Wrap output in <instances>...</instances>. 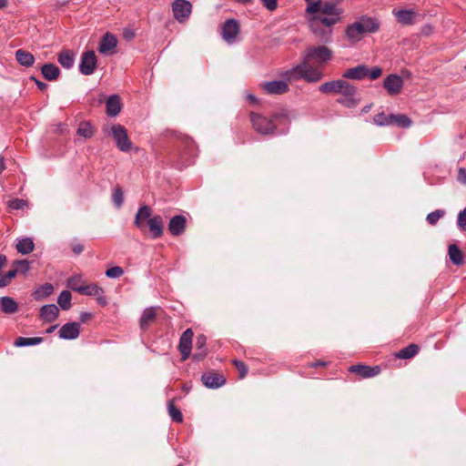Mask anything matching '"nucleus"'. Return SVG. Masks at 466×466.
<instances>
[{"mask_svg":"<svg viewBox=\"0 0 466 466\" xmlns=\"http://www.w3.org/2000/svg\"><path fill=\"white\" fill-rule=\"evenodd\" d=\"M332 56V51L325 46H309L303 53L301 63L286 71L284 77L288 81L303 79L308 83L319 82L324 77V74L319 67L313 66L312 64L323 66L331 60Z\"/></svg>","mask_w":466,"mask_h":466,"instance_id":"nucleus-1","label":"nucleus"},{"mask_svg":"<svg viewBox=\"0 0 466 466\" xmlns=\"http://www.w3.org/2000/svg\"><path fill=\"white\" fill-rule=\"evenodd\" d=\"M134 225L143 233L148 228L149 237L153 239L159 238L164 234V221L160 215L152 216L149 206L140 207L135 216Z\"/></svg>","mask_w":466,"mask_h":466,"instance_id":"nucleus-2","label":"nucleus"},{"mask_svg":"<svg viewBox=\"0 0 466 466\" xmlns=\"http://www.w3.org/2000/svg\"><path fill=\"white\" fill-rule=\"evenodd\" d=\"M380 29L378 20L363 15L358 21L346 27L345 35L351 43H357L362 39L366 33H376Z\"/></svg>","mask_w":466,"mask_h":466,"instance_id":"nucleus-3","label":"nucleus"},{"mask_svg":"<svg viewBox=\"0 0 466 466\" xmlns=\"http://www.w3.org/2000/svg\"><path fill=\"white\" fill-rule=\"evenodd\" d=\"M281 115L275 114L272 116V118H267L262 115L257 113H250V121L252 123L253 128L260 134L263 135H271L274 133L276 129V125L274 123Z\"/></svg>","mask_w":466,"mask_h":466,"instance_id":"nucleus-4","label":"nucleus"},{"mask_svg":"<svg viewBox=\"0 0 466 466\" xmlns=\"http://www.w3.org/2000/svg\"><path fill=\"white\" fill-rule=\"evenodd\" d=\"M360 102L358 88L350 82L346 84L340 93V96L337 99V103L348 108L357 106Z\"/></svg>","mask_w":466,"mask_h":466,"instance_id":"nucleus-5","label":"nucleus"},{"mask_svg":"<svg viewBox=\"0 0 466 466\" xmlns=\"http://www.w3.org/2000/svg\"><path fill=\"white\" fill-rule=\"evenodd\" d=\"M111 134L116 143L117 148L120 151L128 152L131 149L132 143L124 126L120 124H114L111 127Z\"/></svg>","mask_w":466,"mask_h":466,"instance_id":"nucleus-6","label":"nucleus"},{"mask_svg":"<svg viewBox=\"0 0 466 466\" xmlns=\"http://www.w3.org/2000/svg\"><path fill=\"white\" fill-rule=\"evenodd\" d=\"M171 7L175 19L180 24L186 23L192 13V4L187 0H175Z\"/></svg>","mask_w":466,"mask_h":466,"instance_id":"nucleus-7","label":"nucleus"},{"mask_svg":"<svg viewBox=\"0 0 466 466\" xmlns=\"http://www.w3.org/2000/svg\"><path fill=\"white\" fill-rule=\"evenodd\" d=\"M13 267L5 275L0 276V287L7 286L18 272H25L29 268V262L26 259L15 260Z\"/></svg>","mask_w":466,"mask_h":466,"instance_id":"nucleus-8","label":"nucleus"},{"mask_svg":"<svg viewBox=\"0 0 466 466\" xmlns=\"http://www.w3.org/2000/svg\"><path fill=\"white\" fill-rule=\"evenodd\" d=\"M193 330L191 329H187L181 335L178 343V350L181 354V360H186L190 353L192 349V339H193Z\"/></svg>","mask_w":466,"mask_h":466,"instance_id":"nucleus-9","label":"nucleus"},{"mask_svg":"<svg viewBox=\"0 0 466 466\" xmlns=\"http://www.w3.org/2000/svg\"><path fill=\"white\" fill-rule=\"evenodd\" d=\"M383 87L390 96H396L402 90L403 79L396 74L389 75L383 81Z\"/></svg>","mask_w":466,"mask_h":466,"instance_id":"nucleus-10","label":"nucleus"},{"mask_svg":"<svg viewBox=\"0 0 466 466\" xmlns=\"http://www.w3.org/2000/svg\"><path fill=\"white\" fill-rule=\"evenodd\" d=\"M96 66V56L94 51L83 53L81 63L79 65L80 72L85 76L93 74Z\"/></svg>","mask_w":466,"mask_h":466,"instance_id":"nucleus-11","label":"nucleus"},{"mask_svg":"<svg viewBox=\"0 0 466 466\" xmlns=\"http://www.w3.org/2000/svg\"><path fill=\"white\" fill-rule=\"evenodd\" d=\"M347 83L344 79L327 81L319 86V91L324 95H340Z\"/></svg>","mask_w":466,"mask_h":466,"instance_id":"nucleus-12","label":"nucleus"},{"mask_svg":"<svg viewBox=\"0 0 466 466\" xmlns=\"http://www.w3.org/2000/svg\"><path fill=\"white\" fill-rule=\"evenodd\" d=\"M239 33V25L234 19H228L222 27V37L228 43H232Z\"/></svg>","mask_w":466,"mask_h":466,"instance_id":"nucleus-13","label":"nucleus"},{"mask_svg":"<svg viewBox=\"0 0 466 466\" xmlns=\"http://www.w3.org/2000/svg\"><path fill=\"white\" fill-rule=\"evenodd\" d=\"M203 384L210 389H217L225 384L226 379L220 373L210 371L204 373L201 377Z\"/></svg>","mask_w":466,"mask_h":466,"instance_id":"nucleus-14","label":"nucleus"},{"mask_svg":"<svg viewBox=\"0 0 466 466\" xmlns=\"http://www.w3.org/2000/svg\"><path fill=\"white\" fill-rule=\"evenodd\" d=\"M162 312V309L161 308L159 307H151V308H147L146 309L143 313H142V316L140 318V328L141 329H147L149 326H151L157 317Z\"/></svg>","mask_w":466,"mask_h":466,"instance_id":"nucleus-15","label":"nucleus"},{"mask_svg":"<svg viewBox=\"0 0 466 466\" xmlns=\"http://www.w3.org/2000/svg\"><path fill=\"white\" fill-rule=\"evenodd\" d=\"M349 371L358 374L361 378H371L380 374V368L379 366L370 367L359 364L350 366Z\"/></svg>","mask_w":466,"mask_h":466,"instance_id":"nucleus-16","label":"nucleus"},{"mask_svg":"<svg viewBox=\"0 0 466 466\" xmlns=\"http://www.w3.org/2000/svg\"><path fill=\"white\" fill-rule=\"evenodd\" d=\"M187 227V218L183 215L174 216L168 223V230L173 236L182 235Z\"/></svg>","mask_w":466,"mask_h":466,"instance_id":"nucleus-17","label":"nucleus"},{"mask_svg":"<svg viewBox=\"0 0 466 466\" xmlns=\"http://www.w3.org/2000/svg\"><path fill=\"white\" fill-rule=\"evenodd\" d=\"M80 324L70 322L63 325L59 329V337L64 339H75L79 336Z\"/></svg>","mask_w":466,"mask_h":466,"instance_id":"nucleus-18","label":"nucleus"},{"mask_svg":"<svg viewBox=\"0 0 466 466\" xmlns=\"http://www.w3.org/2000/svg\"><path fill=\"white\" fill-rule=\"evenodd\" d=\"M398 22L403 25H410L416 23L417 12L411 9H400L394 11Z\"/></svg>","mask_w":466,"mask_h":466,"instance_id":"nucleus-19","label":"nucleus"},{"mask_svg":"<svg viewBox=\"0 0 466 466\" xmlns=\"http://www.w3.org/2000/svg\"><path fill=\"white\" fill-rule=\"evenodd\" d=\"M369 67L365 65H359L355 67L349 68L342 74L346 79L361 80L367 77Z\"/></svg>","mask_w":466,"mask_h":466,"instance_id":"nucleus-20","label":"nucleus"},{"mask_svg":"<svg viewBox=\"0 0 466 466\" xmlns=\"http://www.w3.org/2000/svg\"><path fill=\"white\" fill-rule=\"evenodd\" d=\"M263 88L268 94L282 95L289 91V85L286 81H271L265 83Z\"/></svg>","mask_w":466,"mask_h":466,"instance_id":"nucleus-21","label":"nucleus"},{"mask_svg":"<svg viewBox=\"0 0 466 466\" xmlns=\"http://www.w3.org/2000/svg\"><path fill=\"white\" fill-rule=\"evenodd\" d=\"M311 22L316 23L320 26H325L327 28H331L334 25L339 23L341 21V17L339 16H329L322 14H317L312 16L310 19Z\"/></svg>","mask_w":466,"mask_h":466,"instance_id":"nucleus-22","label":"nucleus"},{"mask_svg":"<svg viewBox=\"0 0 466 466\" xmlns=\"http://www.w3.org/2000/svg\"><path fill=\"white\" fill-rule=\"evenodd\" d=\"M339 4L335 3L333 0L321 2L320 14L329 15V16H339L340 17L343 13V9L339 7Z\"/></svg>","mask_w":466,"mask_h":466,"instance_id":"nucleus-23","label":"nucleus"},{"mask_svg":"<svg viewBox=\"0 0 466 466\" xmlns=\"http://www.w3.org/2000/svg\"><path fill=\"white\" fill-rule=\"evenodd\" d=\"M309 27L312 33L321 41V42H329L330 40V36L332 35V29L327 28L325 26H320L316 23L309 21Z\"/></svg>","mask_w":466,"mask_h":466,"instance_id":"nucleus-24","label":"nucleus"},{"mask_svg":"<svg viewBox=\"0 0 466 466\" xmlns=\"http://www.w3.org/2000/svg\"><path fill=\"white\" fill-rule=\"evenodd\" d=\"M41 73L47 81H55L60 76V69L55 64L46 63L42 66Z\"/></svg>","mask_w":466,"mask_h":466,"instance_id":"nucleus-25","label":"nucleus"},{"mask_svg":"<svg viewBox=\"0 0 466 466\" xmlns=\"http://www.w3.org/2000/svg\"><path fill=\"white\" fill-rule=\"evenodd\" d=\"M59 314V309L55 304L43 306L40 309V318L47 322L54 321Z\"/></svg>","mask_w":466,"mask_h":466,"instance_id":"nucleus-26","label":"nucleus"},{"mask_svg":"<svg viewBox=\"0 0 466 466\" xmlns=\"http://www.w3.org/2000/svg\"><path fill=\"white\" fill-rule=\"evenodd\" d=\"M58 63L65 68L69 69L75 62V54L72 50L63 49L57 56Z\"/></svg>","mask_w":466,"mask_h":466,"instance_id":"nucleus-27","label":"nucleus"},{"mask_svg":"<svg viewBox=\"0 0 466 466\" xmlns=\"http://www.w3.org/2000/svg\"><path fill=\"white\" fill-rule=\"evenodd\" d=\"M117 44V40L116 36L110 33L105 34L103 36L100 46H99V52L100 53H107L111 50H113Z\"/></svg>","mask_w":466,"mask_h":466,"instance_id":"nucleus-28","label":"nucleus"},{"mask_svg":"<svg viewBox=\"0 0 466 466\" xmlns=\"http://www.w3.org/2000/svg\"><path fill=\"white\" fill-rule=\"evenodd\" d=\"M106 114L116 116L121 110L120 99L117 96H112L106 100Z\"/></svg>","mask_w":466,"mask_h":466,"instance_id":"nucleus-29","label":"nucleus"},{"mask_svg":"<svg viewBox=\"0 0 466 466\" xmlns=\"http://www.w3.org/2000/svg\"><path fill=\"white\" fill-rule=\"evenodd\" d=\"M450 259L456 266H461L464 263V257L456 244H451L448 248Z\"/></svg>","mask_w":466,"mask_h":466,"instance_id":"nucleus-30","label":"nucleus"},{"mask_svg":"<svg viewBox=\"0 0 466 466\" xmlns=\"http://www.w3.org/2000/svg\"><path fill=\"white\" fill-rule=\"evenodd\" d=\"M0 309L4 313L13 314L17 310V304L12 298L3 297L0 299Z\"/></svg>","mask_w":466,"mask_h":466,"instance_id":"nucleus-31","label":"nucleus"},{"mask_svg":"<svg viewBox=\"0 0 466 466\" xmlns=\"http://www.w3.org/2000/svg\"><path fill=\"white\" fill-rule=\"evenodd\" d=\"M419 352V346L416 344H410L409 346L403 348L397 353H395V357L398 359L408 360L413 358Z\"/></svg>","mask_w":466,"mask_h":466,"instance_id":"nucleus-32","label":"nucleus"},{"mask_svg":"<svg viewBox=\"0 0 466 466\" xmlns=\"http://www.w3.org/2000/svg\"><path fill=\"white\" fill-rule=\"evenodd\" d=\"M390 125H395L400 127H410L411 126V120L406 115L390 114Z\"/></svg>","mask_w":466,"mask_h":466,"instance_id":"nucleus-33","label":"nucleus"},{"mask_svg":"<svg viewBox=\"0 0 466 466\" xmlns=\"http://www.w3.org/2000/svg\"><path fill=\"white\" fill-rule=\"evenodd\" d=\"M54 287L50 283L42 285L38 289L34 292L35 299H42L52 294Z\"/></svg>","mask_w":466,"mask_h":466,"instance_id":"nucleus-34","label":"nucleus"},{"mask_svg":"<svg viewBox=\"0 0 466 466\" xmlns=\"http://www.w3.org/2000/svg\"><path fill=\"white\" fill-rule=\"evenodd\" d=\"M76 132L80 137L89 138L94 135V128L89 122H81Z\"/></svg>","mask_w":466,"mask_h":466,"instance_id":"nucleus-35","label":"nucleus"},{"mask_svg":"<svg viewBox=\"0 0 466 466\" xmlns=\"http://www.w3.org/2000/svg\"><path fill=\"white\" fill-rule=\"evenodd\" d=\"M71 293L68 290H64L60 293L57 303L62 309L66 310L71 307Z\"/></svg>","mask_w":466,"mask_h":466,"instance_id":"nucleus-36","label":"nucleus"},{"mask_svg":"<svg viewBox=\"0 0 466 466\" xmlns=\"http://www.w3.org/2000/svg\"><path fill=\"white\" fill-rule=\"evenodd\" d=\"M80 294L88 296H100L103 294V289L97 284L85 285L83 286Z\"/></svg>","mask_w":466,"mask_h":466,"instance_id":"nucleus-37","label":"nucleus"},{"mask_svg":"<svg viewBox=\"0 0 466 466\" xmlns=\"http://www.w3.org/2000/svg\"><path fill=\"white\" fill-rule=\"evenodd\" d=\"M169 416L176 422H182L183 416L178 408L174 405L173 400H170L167 405Z\"/></svg>","mask_w":466,"mask_h":466,"instance_id":"nucleus-38","label":"nucleus"},{"mask_svg":"<svg viewBox=\"0 0 466 466\" xmlns=\"http://www.w3.org/2000/svg\"><path fill=\"white\" fill-rule=\"evenodd\" d=\"M112 200L115 206L119 208L124 203V193L120 187H116L112 193Z\"/></svg>","mask_w":466,"mask_h":466,"instance_id":"nucleus-39","label":"nucleus"},{"mask_svg":"<svg viewBox=\"0 0 466 466\" xmlns=\"http://www.w3.org/2000/svg\"><path fill=\"white\" fill-rule=\"evenodd\" d=\"M15 58L20 65L25 66L26 67L29 66V53L28 52H26L23 49H19L15 52Z\"/></svg>","mask_w":466,"mask_h":466,"instance_id":"nucleus-40","label":"nucleus"},{"mask_svg":"<svg viewBox=\"0 0 466 466\" xmlns=\"http://www.w3.org/2000/svg\"><path fill=\"white\" fill-rule=\"evenodd\" d=\"M67 286L74 291H77L78 293H81V290H82L84 285L81 284V279L79 277H72V278L68 279Z\"/></svg>","mask_w":466,"mask_h":466,"instance_id":"nucleus-41","label":"nucleus"},{"mask_svg":"<svg viewBox=\"0 0 466 466\" xmlns=\"http://www.w3.org/2000/svg\"><path fill=\"white\" fill-rule=\"evenodd\" d=\"M444 210L437 209L431 213H429L427 215L426 219L429 222V224L435 225L439 221V219L444 216Z\"/></svg>","mask_w":466,"mask_h":466,"instance_id":"nucleus-42","label":"nucleus"},{"mask_svg":"<svg viewBox=\"0 0 466 466\" xmlns=\"http://www.w3.org/2000/svg\"><path fill=\"white\" fill-rule=\"evenodd\" d=\"M232 363L235 366L236 370L238 371L239 379H244L248 374L247 365L243 361L237 360H232Z\"/></svg>","mask_w":466,"mask_h":466,"instance_id":"nucleus-43","label":"nucleus"},{"mask_svg":"<svg viewBox=\"0 0 466 466\" xmlns=\"http://www.w3.org/2000/svg\"><path fill=\"white\" fill-rule=\"evenodd\" d=\"M308 6L306 8V12L312 15L320 14V8H321V0H318L315 2L309 1Z\"/></svg>","mask_w":466,"mask_h":466,"instance_id":"nucleus-44","label":"nucleus"},{"mask_svg":"<svg viewBox=\"0 0 466 466\" xmlns=\"http://www.w3.org/2000/svg\"><path fill=\"white\" fill-rule=\"evenodd\" d=\"M374 122L378 126H389L390 125V115H386L384 112L379 113L375 115Z\"/></svg>","mask_w":466,"mask_h":466,"instance_id":"nucleus-45","label":"nucleus"},{"mask_svg":"<svg viewBox=\"0 0 466 466\" xmlns=\"http://www.w3.org/2000/svg\"><path fill=\"white\" fill-rule=\"evenodd\" d=\"M15 248L18 253L28 254L29 253V238H23L18 240Z\"/></svg>","mask_w":466,"mask_h":466,"instance_id":"nucleus-46","label":"nucleus"},{"mask_svg":"<svg viewBox=\"0 0 466 466\" xmlns=\"http://www.w3.org/2000/svg\"><path fill=\"white\" fill-rule=\"evenodd\" d=\"M124 274V270L121 267L119 266H115V267H112L110 268H108L106 271V275L107 278H110V279H116V278H119L121 277L122 275Z\"/></svg>","mask_w":466,"mask_h":466,"instance_id":"nucleus-47","label":"nucleus"},{"mask_svg":"<svg viewBox=\"0 0 466 466\" xmlns=\"http://www.w3.org/2000/svg\"><path fill=\"white\" fill-rule=\"evenodd\" d=\"M27 207V202L23 199H12L8 201V208L11 209L18 210Z\"/></svg>","mask_w":466,"mask_h":466,"instance_id":"nucleus-48","label":"nucleus"},{"mask_svg":"<svg viewBox=\"0 0 466 466\" xmlns=\"http://www.w3.org/2000/svg\"><path fill=\"white\" fill-rule=\"evenodd\" d=\"M382 74V69L380 66H374L371 69L369 68L368 76L371 80L379 78Z\"/></svg>","mask_w":466,"mask_h":466,"instance_id":"nucleus-49","label":"nucleus"},{"mask_svg":"<svg viewBox=\"0 0 466 466\" xmlns=\"http://www.w3.org/2000/svg\"><path fill=\"white\" fill-rule=\"evenodd\" d=\"M458 226L462 230H466V208L458 215Z\"/></svg>","mask_w":466,"mask_h":466,"instance_id":"nucleus-50","label":"nucleus"},{"mask_svg":"<svg viewBox=\"0 0 466 466\" xmlns=\"http://www.w3.org/2000/svg\"><path fill=\"white\" fill-rule=\"evenodd\" d=\"M261 2L269 11H274L278 6V0H261Z\"/></svg>","mask_w":466,"mask_h":466,"instance_id":"nucleus-51","label":"nucleus"},{"mask_svg":"<svg viewBox=\"0 0 466 466\" xmlns=\"http://www.w3.org/2000/svg\"><path fill=\"white\" fill-rule=\"evenodd\" d=\"M207 342V339L204 335H198L196 339V348L198 350H203Z\"/></svg>","mask_w":466,"mask_h":466,"instance_id":"nucleus-52","label":"nucleus"},{"mask_svg":"<svg viewBox=\"0 0 466 466\" xmlns=\"http://www.w3.org/2000/svg\"><path fill=\"white\" fill-rule=\"evenodd\" d=\"M457 180L461 184L466 185V169L464 167H460L458 169Z\"/></svg>","mask_w":466,"mask_h":466,"instance_id":"nucleus-53","label":"nucleus"},{"mask_svg":"<svg viewBox=\"0 0 466 466\" xmlns=\"http://www.w3.org/2000/svg\"><path fill=\"white\" fill-rule=\"evenodd\" d=\"M14 345L15 347H23V346H29V338L26 337H18L15 342Z\"/></svg>","mask_w":466,"mask_h":466,"instance_id":"nucleus-54","label":"nucleus"},{"mask_svg":"<svg viewBox=\"0 0 466 466\" xmlns=\"http://www.w3.org/2000/svg\"><path fill=\"white\" fill-rule=\"evenodd\" d=\"M72 251L76 255H79L84 251V245L81 243H74L72 244Z\"/></svg>","mask_w":466,"mask_h":466,"instance_id":"nucleus-55","label":"nucleus"},{"mask_svg":"<svg viewBox=\"0 0 466 466\" xmlns=\"http://www.w3.org/2000/svg\"><path fill=\"white\" fill-rule=\"evenodd\" d=\"M31 80H34V81L35 82V84H36L37 87H38L41 91H45V90H46V89H47V87H48V85H47V84H46V83H44V82H42V81H40V80H38V79H36V78H35V77H33V76H31Z\"/></svg>","mask_w":466,"mask_h":466,"instance_id":"nucleus-56","label":"nucleus"},{"mask_svg":"<svg viewBox=\"0 0 466 466\" xmlns=\"http://www.w3.org/2000/svg\"><path fill=\"white\" fill-rule=\"evenodd\" d=\"M92 315L90 313L85 312L80 315V320L81 322H86L88 319H90Z\"/></svg>","mask_w":466,"mask_h":466,"instance_id":"nucleus-57","label":"nucleus"},{"mask_svg":"<svg viewBox=\"0 0 466 466\" xmlns=\"http://www.w3.org/2000/svg\"><path fill=\"white\" fill-rule=\"evenodd\" d=\"M206 356V352L205 351H201V352H196L194 355H193V359L194 360H201L204 359V357Z\"/></svg>","mask_w":466,"mask_h":466,"instance_id":"nucleus-58","label":"nucleus"},{"mask_svg":"<svg viewBox=\"0 0 466 466\" xmlns=\"http://www.w3.org/2000/svg\"><path fill=\"white\" fill-rule=\"evenodd\" d=\"M7 258L5 255H0V270L5 266Z\"/></svg>","mask_w":466,"mask_h":466,"instance_id":"nucleus-59","label":"nucleus"},{"mask_svg":"<svg viewBox=\"0 0 466 466\" xmlns=\"http://www.w3.org/2000/svg\"><path fill=\"white\" fill-rule=\"evenodd\" d=\"M42 341V338L31 337V346L36 345Z\"/></svg>","mask_w":466,"mask_h":466,"instance_id":"nucleus-60","label":"nucleus"},{"mask_svg":"<svg viewBox=\"0 0 466 466\" xmlns=\"http://www.w3.org/2000/svg\"><path fill=\"white\" fill-rule=\"evenodd\" d=\"M5 169L4 157H0V173Z\"/></svg>","mask_w":466,"mask_h":466,"instance_id":"nucleus-61","label":"nucleus"},{"mask_svg":"<svg viewBox=\"0 0 466 466\" xmlns=\"http://www.w3.org/2000/svg\"><path fill=\"white\" fill-rule=\"evenodd\" d=\"M124 35L126 39H131L134 36V34L132 32H125Z\"/></svg>","mask_w":466,"mask_h":466,"instance_id":"nucleus-62","label":"nucleus"},{"mask_svg":"<svg viewBox=\"0 0 466 466\" xmlns=\"http://www.w3.org/2000/svg\"><path fill=\"white\" fill-rule=\"evenodd\" d=\"M371 106H372V105L365 106L361 109V112H362V113H368V112L370 110Z\"/></svg>","mask_w":466,"mask_h":466,"instance_id":"nucleus-63","label":"nucleus"},{"mask_svg":"<svg viewBox=\"0 0 466 466\" xmlns=\"http://www.w3.org/2000/svg\"><path fill=\"white\" fill-rule=\"evenodd\" d=\"M236 1L238 3H241V4H252L254 2V0H236Z\"/></svg>","mask_w":466,"mask_h":466,"instance_id":"nucleus-64","label":"nucleus"}]
</instances>
